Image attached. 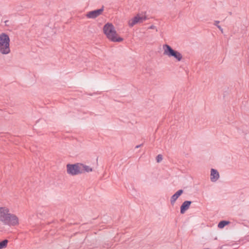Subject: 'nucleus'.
Returning a JSON list of instances; mask_svg holds the SVG:
<instances>
[{
	"mask_svg": "<svg viewBox=\"0 0 249 249\" xmlns=\"http://www.w3.org/2000/svg\"><path fill=\"white\" fill-rule=\"evenodd\" d=\"M208 249V248H207V249Z\"/></svg>",
	"mask_w": 249,
	"mask_h": 249,
	"instance_id": "obj_20",
	"label": "nucleus"
},
{
	"mask_svg": "<svg viewBox=\"0 0 249 249\" xmlns=\"http://www.w3.org/2000/svg\"><path fill=\"white\" fill-rule=\"evenodd\" d=\"M8 242V241L7 239H4L3 241L0 242V249L6 248L7 247Z\"/></svg>",
	"mask_w": 249,
	"mask_h": 249,
	"instance_id": "obj_13",
	"label": "nucleus"
},
{
	"mask_svg": "<svg viewBox=\"0 0 249 249\" xmlns=\"http://www.w3.org/2000/svg\"><path fill=\"white\" fill-rule=\"evenodd\" d=\"M81 163H77L73 164H68L67 165V171L68 174L75 176L82 174L80 166Z\"/></svg>",
	"mask_w": 249,
	"mask_h": 249,
	"instance_id": "obj_5",
	"label": "nucleus"
},
{
	"mask_svg": "<svg viewBox=\"0 0 249 249\" xmlns=\"http://www.w3.org/2000/svg\"><path fill=\"white\" fill-rule=\"evenodd\" d=\"M183 190H178L175 194H174L171 197L170 202L171 204L173 205L177 199L178 198V197L183 193Z\"/></svg>",
	"mask_w": 249,
	"mask_h": 249,
	"instance_id": "obj_10",
	"label": "nucleus"
},
{
	"mask_svg": "<svg viewBox=\"0 0 249 249\" xmlns=\"http://www.w3.org/2000/svg\"><path fill=\"white\" fill-rule=\"evenodd\" d=\"M217 27L221 31L222 33H223V29L220 25H217Z\"/></svg>",
	"mask_w": 249,
	"mask_h": 249,
	"instance_id": "obj_16",
	"label": "nucleus"
},
{
	"mask_svg": "<svg viewBox=\"0 0 249 249\" xmlns=\"http://www.w3.org/2000/svg\"><path fill=\"white\" fill-rule=\"evenodd\" d=\"M149 29H156V31H158V30L156 29V27L155 26H154V25H151L149 27Z\"/></svg>",
	"mask_w": 249,
	"mask_h": 249,
	"instance_id": "obj_15",
	"label": "nucleus"
},
{
	"mask_svg": "<svg viewBox=\"0 0 249 249\" xmlns=\"http://www.w3.org/2000/svg\"><path fill=\"white\" fill-rule=\"evenodd\" d=\"M0 221L4 225L15 226L18 225V218L9 213V209L5 207H0Z\"/></svg>",
	"mask_w": 249,
	"mask_h": 249,
	"instance_id": "obj_1",
	"label": "nucleus"
},
{
	"mask_svg": "<svg viewBox=\"0 0 249 249\" xmlns=\"http://www.w3.org/2000/svg\"><path fill=\"white\" fill-rule=\"evenodd\" d=\"M81 169L82 170V174L85 172H90L92 171V169L89 166L83 164L81 163V166H80Z\"/></svg>",
	"mask_w": 249,
	"mask_h": 249,
	"instance_id": "obj_11",
	"label": "nucleus"
},
{
	"mask_svg": "<svg viewBox=\"0 0 249 249\" xmlns=\"http://www.w3.org/2000/svg\"><path fill=\"white\" fill-rule=\"evenodd\" d=\"M219 23V21H218V20H215V21H214V25L217 26V25H218Z\"/></svg>",
	"mask_w": 249,
	"mask_h": 249,
	"instance_id": "obj_17",
	"label": "nucleus"
},
{
	"mask_svg": "<svg viewBox=\"0 0 249 249\" xmlns=\"http://www.w3.org/2000/svg\"><path fill=\"white\" fill-rule=\"evenodd\" d=\"M211 180L212 182H215L219 178V174L218 171L214 169H212L211 170Z\"/></svg>",
	"mask_w": 249,
	"mask_h": 249,
	"instance_id": "obj_9",
	"label": "nucleus"
},
{
	"mask_svg": "<svg viewBox=\"0 0 249 249\" xmlns=\"http://www.w3.org/2000/svg\"><path fill=\"white\" fill-rule=\"evenodd\" d=\"M0 52L3 54H7L10 52V38L5 33L0 35Z\"/></svg>",
	"mask_w": 249,
	"mask_h": 249,
	"instance_id": "obj_3",
	"label": "nucleus"
},
{
	"mask_svg": "<svg viewBox=\"0 0 249 249\" xmlns=\"http://www.w3.org/2000/svg\"><path fill=\"white\" fill-rule=\"evenodd\" d=\"M163 54L169 57H173L178 61H180L182 58V54L178 51L174 50L168 44H164L162 46Z\"/></svg>",
	"mask_w": 249,
	"mask_h": 249,
	"instance_id": "obj_4",
	"label": "nucleus"
},
{
	"mask_svg": "<svg viewBox=\"0 0 249 249\" xmlns=\"http://www.w3.org/2000/svg\"><path fill=\"white\" fill-rule=\"evenodd\" d=\"M142 145V144H140V145H138L136 146V148H138L139 147H140Z\"/></svg>",
	"mask_w": 249,
	"mask_h": 249,
	"instance_id": "obj_18",
	"label": "nucleus"
},
{
	"mask_svg": "<svg viewBox=\"0 0 249 249\" xmlns=\"http://www.w3.org/2000/svg\"><path fill=\"white\" fill-rule=\"evenodd\" d=\"M104 11V7L103 6L101 9L95 10L93 11L88 12L86 16L89 18H95L100 15H101Z\"/></svg>",
	"mask_w": 249,
	"mask_h": 249,
	"instance_id": "obj_7",
	"label": "nucleus"
},
{
	"mask_svg": "<svg viewBox=\"0 0 249 249\" xmlns=\"http://www.w3.org/2000/svg\"><path fill=\"white\" fill-rule=\"evenodd\" d=\"M103 31L107 38L112 42H120L123 40V38L117 37L116 31L112 23H106L104 26Z\"/></svg>",
	"mask_w": 249,
	"mask_h": 249,
	"instance_id": "obj_2",
	"label": "nucleus"
},
{
	"mask_svg": "<svg viewBox=\"0 0 249 249\" xmlns=\"http://www.w3.org/2000/svg\"><path fill=\"white\" fill-rule=\"evenodd\" d=\"M191 201H185L180 206V213L183 214L189 208Z\"/></svg>",
	"mask_w": 249,
	"mask_h": 249,
	"instance_id": "obj_8",
	"label": "nucleus"
},
{
	"mask_svg": "<svg viewBox=\"0 0 249 249\" xmlns=\"http://www.w3.org/2000/svg\"><path fill=\"white\" fill-rule=\"evenodd\" d=\"M230 222L228 221H221L218 224V227L220 229L223 228L225 226L227 225Z\"/></svg>",
	"mask_w": 249,
	"mask_h": 249,
	"instance_id": "obj_12",
	"label": "nucleus"
},
{
	"mask_svg": "<svg viewBox=\"0 0 249 249\" xmlns=\"http://www.w3.org/2000/svg\"><path fill=\"white\" fill-rule=\"evenodd\" d=\"M9 21L8 20H6L5 21V23L6 24L7 22H8Z\"/></svg>",
	"mask_w": 249,
	"mask_h": 249,
	"instance_id": "obj_19",
	"label": "nucleus"
},
{
	"mask_svg": "<svg viewBox=\"0 0 249 249\" xmlns=\"http://www.w3.org/2000/svg\"><path fill=\"white\" fill-rule=\"evenodd\" d=\"M162 160V156L160 154L158 155L156 157V160L157 162H160Z\"/></svg>",
	"mask_w": 249,
	"mask_h": 249,
	"instance_id": "obj_14",
	"label": "nucleus"
},
{
	"mask_svg": "<svg viewBox=\"0 0 249 249\" xmlns=\"http://www.w3.org/2000/svg\"><path fill=\"white\" fill-rule=\"evenodd\" d=\"M146 19L147 17L145 16L141 17L139 14H138L136 16L129 20L128 25L129 27H132L136 24L138 23H142Z\"/></svg>",
	"mask_w": 249,
	"mask_h": 249,
	"instance_id": "obj_6",
	"label": "nucleus"
}]
</instances>
